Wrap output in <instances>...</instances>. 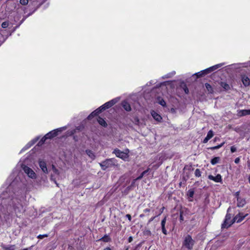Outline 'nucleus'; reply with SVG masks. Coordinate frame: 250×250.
<instances>
[{
    "label": "nucleus",
    "instance_id": "nucleus-1",
    "mask_svg": "<svg viewBox=\"0 0 250 250\" xmlns=\"http://www.w3.org/2000/svg\"><path fill=\"white\" fill-rule=\"evenodd\" d=\"M25 202V197L22 194L15 195L11 199L9 203V207L10 208H12L15 213L18 215L25 211L24 205ZM10 209V208H9Z\"/></svg>",
    "mask_w": 250,
    "mask_h": 250
},
{
    "label": "nucleus",
    "instance_id": "nucleus-2",
    "mask_svg": "<svg viewBox=\"0 0 250 250\" xmlns=\"http://www.w3.org/2000/svg\"><path fill=\"white\" fill-rule=\"evenodd\" d=\"M21 167L23 171L28 177L32 179H35L36 178L37 175L32 168L24 165H22Z\"/></svg>",
    "mask_w": 250,
    "mask_h": 250
},
{
    "label": "nucleus",
    "instance_id": "nucleus-3",
    "mask_svg": "<svg viewBox=\"0 0 250 250\" xmlns=\"http://www.w3.org/2000/svg\"><path fill=\"white\" fill-rule=\"evenodd\" d=\"M52 173L51 175V180L54 182V183L58 185L57 182H56V179H59V177L60 176V173L58 169H57L54 165H52Z\"/></svg>",
    "mask_w": 250,
    "mask_h": 250
},
{
    "label": "nucleus",
    "instance_id": "nucleus-4",
    "mask_svg": "<svg viewBox=\"0 0 250 250\" xmlns=\"http://www.w3.org/2000/svg\"><path fill=\"white\" fill-rule=\"evenodd\" d=\"M231 215L227 213L226 215L225 220L222 225V228H228L230 227L234 222L233 220H230Z\"/></svg>",
    "mask_w": 250,
    "mask_h": 250
},
{
    "label": "nucleus",
    "instance_id": "nucleus-5",
    "mask_svg": "<svg viewBox=\"0 0 250 250\" xmlns=\"http://www.w3.org/2000/svg\"><path fill=\"white\" fill-rule=\"evenodd\" d=\"M194 244V241L190 235H188L185 237L184 245L188 249H191Z\"/></svg>",
    "mask_w": 250,
    "mask_h": 250
},
{
    "label": "nucleus",
    "instance_id": "nucleus-6",
    "mask_svg": "<svg viewBox=\"0 0 250 250\" xmlns=\"http://www.w3.org/2000/svg\"><path fill=\"white\" fill-rule=\"evenodd\" d=\"M116 156L124 160H126L128 158L127 153L121 151L119 149H115L113 151Z\"/></svg>",
    "mask_w": 250,
    "mask_h": 250
},
{
    "label": "nucleus",
    "instance_id": "nucleus-7",
    "mask_svg": "<svg viewBox=\"0 0 250 250\" xmlns=\"http://www.w3.org/2000/svg\"><path fill=\"white\" fill-rule=\"evenodd\" d=\"M61 130L62 128H58L57 129L50 131L45 135V138H48V139L53 138L58 135V131H61Z\"/></svg>",
    "mask_w": 250,
    "mask_h": 250
},
{
    "label": "nucleus",
    "instance_id": "nucleus-8",
    "mask_svg": "<svg viewBox=\"0 0 250 250\" xmlns=\"http://www.w3.org/2000/svg\"><path fill=\"white\" fill-rule=\"evenodd\" d=\"M248 214H246V215H243V213H239L237 215H236L234 218L233 219V222H236L237 223H239L241 222L245 217L247 216Z\"/></svg>",
    "mask_w": 250,
    "mask_h": 250
},
{
    "label": "nucleus",
    "instance_id": "nucleus-9",
    "mask_svg": "<svg viewBox=\"0 0 250 250\" xmlns=\"http://www.w3.org/2000/svg\"><path fill=\"white\" fill-rule=\"evenodd\" d=\"M104 109H102L101 106L96 109L95 111L92 112L87 117L88 120H91L93 117L98 115L100 112H102V110H104Z\"/></svg>",
    "mask_w": 250,
    "mask_h": 250
},
{
    "label": "nucleus",
    "instance_id": "nucleus-10",
    "mask_svg": "<svg viewBox=\"0 0 250 250\" xmlns=\"http://www.w3.org/2000/svg\"><path fill=\"white\" fill-rule=\"evenodd\" d=\"M247 115H250V109L237 110V115L242 117Z\"/></svg>",
    "mask_w": 250,
    "mask_h": 250
},
{
    "label": "nucleus",
    "instance_id": "nucleus-11",
    "mask_svg": "<svg viewBox=\"0 0 250 250\" xmlns=\"http://www.w3.org/2000/svg\"><path fill=\"white\" fill-rule=\"evenodd\" d=\"M208 178L212 180L215 182H222V176L220 174H218L216 176H213L211 175H209L208 176Z\"/></svg>",
    "mask_w": 250,
    "mask_h": 250
},
{
    "label": "nucleus",
    "instance_id": "nucleus-12",
    "mask_svg": "<svg viewBox=\"0 0 250 250\" xmlns=\"http://www.w3.org/2000/svg\"><path fill=\"white\" fill-rule=\"evenodd\" d=\"M39 166L42 171L45 173H48L47 168L46 167V164L43 161H39Z\"/></svg>",
    "mask_w": 250,
    "mask_h": 250
},
{
    "label": "nucleus",
    "instance_id": "nucleus-13",
    "mask_svg": "<svg viewBox=\"0 0 250 250\" xmlns=\"http://www.w3.org/2000/svg\"><path fill=\"white\" fill-rule=\"evenodd\" d=\"M246 201L243 198H238L237 199V206L238 207H243L246 204Z\"/></svg>",
    "mask_w": 250,
    "mask_h": 250
},
{
    "label": "nucleus",
    "instance_id": "nucleus-14",
    "mask_svg": "<svg viewBox=\"0 0 250 250\" xmlns=\"http://www.w3.org/2000/svg\"><path fill=\"white\" fill-rule=\"evenodd\" d=\"M167 221V217L165 216V218L161 221V227L163 233L167 235V230L165 228V225Z\"/></svg>",
    "mask_w": 250,
    "mask_h": 250
},
{
    "label": "nucleus",
    "instance_id": "nucleus-15",
    "mask_svg": "<svg viewBox=\"0 0 250 250\" xmlns=\"http://www.w3.org/2000/svg\"><path fill=\"white\" fill-rule=\"evenodd\" d=\"M151 115L153 117V118L157 121L160 122L162 120V117L161 116L158 114L157 113H156L154 111H152L151 112Z\"/></svg>",
    "mask_w": 250,
    "mask_h": 250
},
{
    "label": "nucleus",
    "instance_id": "nucleus-16",
    "mask_svg": "<svg viewBox=\"0 0 250 250\" xmlns=\"http://www.w3.org/2000/svg\"><path fill=\"white\" fill-rule=\"evenodd\" d=\"M242 81L245 86H248L250 84V81L249 78L245 76L242 77Z\"/></svg>",
    "mask_w": 250,
    "mask_h": 250
},
{
    "label": "nucleus",
    "instance_id": "nucleus-17",
    "mask_svg": "<svg viewBox=\"0 0 250 250\" xmlns=\"http://www.w3.org/2000/svg\"><path fill=\"white\" fill-rule=\"evenodd\" d=\"M122 105L124 108L127 111H129L131 110L130 104L126 101H124L122 103Z\"/></svg>",
    "mask_w": 250,
    "mask_h": 250
},
{
    "label": "nucleus",
    "instance_id": "nucleus-18",
    "mask_svg": "<svg viewBox=\"0 0 250 250\" xmlns=\"http://www.w3.org/2000/svg\"><path fill=\"white\" fill-rule=\"evenodd\" d=\"M208 73V71H206V69H205L203 71H201L200 72L196 73L195 75L198 78V77H200L205 76V75H206Z\"/></svg>",
    "mask_w": 250,
    "mask_h": 250
},
{
    "label": "nucleus",
    "instance_id": "nucleus-19",
    "mask_svg": "<svg viewBox=\"0 0 250 250\" xmlns=\"http://www.w3.org/2000/svg\"><path fill=\"white\" fill-rule=\"evenodd\" d=\"M112 106V105L110 102V101L106 102L103 105L101 106V107L102 109H104V110L106 109H108Z\"/></svg>",
    "mask_w": 250,
    "mask_h": 250
},
{
    "label": "nucleus",
    "instance_id": "nucleus-20",
    "mask_svg": "<svg viewBox=\"0 0 250 250\" xmlns=\"http://www.w3.org/2000/svg\"><path fill=\"white\" fill-rule=\"evenodd\" d=\"M97 121L98 122L99 124H100L101 125L103 126H105L107 125L105 121L101 117H98V118L97 119Z\"/></svg>",
    "mask_w": 250,
    "mask_h": 250
},
{
    "label": "nucleus",
    "instance_id": "nucleus-21",
    "mask_svg": "<svg viewBox=\"0 0 250 250\" xmlns=\"http://www.w3.org/2000/svg\"><path fill=\"white\" fill-rule=\"evenodd\" d=\"M86 153L91 159L94 160L95 159V155L91 150H86Z\"/></svg>",
    "mask_w": 250,
    "mask_h": 250
},
{
    "label": "nucleus",
    "instance_id": "nucleus-22",
    "mask_svg": "<svg viewBox=\"0 0 250 250\" xmlns=\"http://www.w3.org/2000/svg\"><path fill=\"white\" fill-rule=\"evenodd\" d=\"M2 249L3 250H15V245H9L8 246H2Z\"/></svg>",
    "mask_w": 250,
    "mask_h": 250
},
{
    "label": "nucleus",
    "instance_id": "nucleus-23",
    "mask_svg": "<svg viewBox=\"0 0 250 250\" xmlns=\"http://www.w3.org/2000/svg\"><path fill=\"white\" fill-rule=\"evenodd\" d=\"M219 161H220L219 157H214L211 159V164L213 165H214L217 164L218 163H219Z\"/></svg>",
    "mask_w": 250,
    "mask_h": 250
},
{
    "label": "nucleus",
    "instance_id": "nucleus-24",
    "mask_svg": "<svg viewBox=\"0 0 250 250\" xmlns=\"http://www.w3.org/2000/svg\"><path fill=\"white\" fill-rule=\"evenodd\" d=\"M149 170V169L148 168L146 170L143 171L139 177L135 179V180H139L143 178V177L148 172Z\"/></svg>",
    "mask_w": 250,
    "mask_h": 250
},
{
    "label": "nucleus",
    "instance_id": "nucleus-25",
    "mask_svg": "<svg viewBox=\"0 0 250 250\" xmlns=\"http://www.w3.org/2000/svg\"><path fill=\"white\" fill-rule=\"evenodd\" d=\"M218 68L217 67V65H215L214 66H212L211 67H210L209 68H208L207 69H206V71H208V73L211 72V71H213L216 69H217Z\"/></svg>",
    "mask_w": 250,
    "mask_h": 250
},
{
    "label": "nucleus",
    "instance_id": "nucleus-26",
    "mask_svg": "<svg viewBox=\"0 0 250 250\" xmlns=\"http://www.w3.org/2000/svg\"><path fill=\"white\" fill-rule=\"evenodd\" d=\"M205 86H206V89H207V90L209 92V93H212L213 92V89L211 87V86L208 83H206L205 84Z\"/></svg>",
    "mask_w": 250,
    "mask_h": 250
},
{
    "label": "nucleus",
    "instance_id": "nucleus-27",
    "mask_svg": "<svg viewBox=\"0 0 250 250\" xmlns=\"http://www.w3.org/2000/svg\"><path fill=\"white\" fill-rule=\"evenodd\" d=\"M157 100H158V102L160 104H161L163 106H165L166 105V103L165 101L163 99L159 98H158Z\"/></svg>",
    "mask_w": 250,
    "mask_h": 250
},
{
    "label": "nucleus",
    "instance_id": "nucleus-28",
    "mask_svg": "<svg viewBox=\"0 0 250 250\" xmlns=\"http://www.w3.org/2000/svg\"><path fill=\"white\" fill-rule=\"evenodd\" d=\"M213 136V132L212 130H209L207 134L206 137L208 138V139H210Z\"/></svg>",
    "mask_w": 250,
    "mask_h": 250
},
{
    "label": "nucleus",
    "instance_id": "nucleus-29",
    "mask_svg": "<svg viewBox=\"0 0 250 250\" xmlns=\"http://www.w3.org/2000/svg\"><path fill=\"white\" fill-rule=\"evenodd\" d=\"M224 144H225V142H223L222 144H221L219 145L210 147V149L211 150H215V149H219L220 147H221Z\"/></svg>",
    "mask_w": 250,
    "mask_h": 250
},
{
    "label": "nucleus",
    "instance_id": "nucleus-30",
    "mask_svg": "<svg viewBox=\"0 0 250 250\" xmlns=\"http://www.w3.org/2000/svg\"><path fill=\"white\" fill-rule=\"evenodd\" d=\"M36 141H33V142L31 144H28L24 148H23L21 150V151H23L24 150H26L28 148H29L31 146L33 145Z\"/></svg>",
    "mask_w": 250,
    "mask_h": 250
},
{
    "label": "nucleus",
    "instance_id": "nucleus-31",
    "mask_svg": "<svg viewBox=\"0 0 250 250\" xmlns=\"http://www.w3.org/2000/svg\"><path fill=\"white\" fill-rule=\"evenodd\" d=\"M194 191L192 189H190L188 191V195L191 198H192L194 195Z\"/></svg>",
    "mask_w": 250,
    "mask_h": 250
},
{
    "label": "nucleus",
    "instance_id": "nucleus-32",
    "mask_svg": "<svg viewBox=\"0 0 250 250\" xmlns=\"http://www.w3.org/2000/svg\"><path fill=\"white\" fill-rule=\"evenodd\" d=\"M221 86L224 88L226 90H228L229 88V86L228 84L226 83H222Z\"/></svg>",
    "mask_w": 250,
    "mask_h": 250
},
{
    "label": "nucleus",
    "instance_id": "nucleus-33",
    "mask_svg": "<svg viewBox=\"0 0 250 250\" xmlns=\"http://www.w3.org/2000/svg\"><path fill=\"white\" fill-rule=\"evenodd\" d=\"M195 175L196 177H199L201 175V172L199 169H196L195 171Z\"/></svg>",
    "mask_w": 250,
    "mask_h": 250
},
{
    "label": "nucleus",
    "instance_id": "nucleus-34",
    "mask_svg": "<svg viewBox=\"0 0 250 250\" xmlns=\"http://www.w3.org/2000/svg\"><path fill=\"white\" fill-rule=\"evenodd\" d=\"M9 25V22L8 21H4L1 24V27L3 28H7Z\"/></svg>",
    "mask_w": 250,
    "mask_h": 250
},
{
    "label": "nucleus",
    "instance_id": "nucleus-35",
    "mask_svg": "<svg viewBox=\"0 0 250 250\" xmlns=\"http://www.w3.org/2000/svg\"><path fill=\"white\" fill-rule=\"evenodd\" d=\"M29 0H20V3L23 5H25L28 4Z\"/></svg>",
    "mask_w": 250,
    "mask_h": 250
},
{
    "label": "nucleus",
    "instance_id": "nucleus-36",
    "mask_svg": "<svg viewBox=\"0 0 250 250\" xmlns=\"http://www.w3.org/2000/svg\"><path fill=\"white\" fill-rule=\"evenodd\" d=\"M48 236V234H40L38 236H37V238H39V239H42L43 238H44V237H47Z\"/></svg>",
    "mask_w": 250,
    "mask_h": 250
},
{
    "label": "nucleus",
    "instance_id": "nucleus-37",
    "mask_svg": "<svg viewBox=\"0 0 250 250\" xmlns=\"http://www.w3.org/2000/svg\"><path fill=\"white\" fill-rule=\"evenodd\" d=\"M102 240L104 242H108L110 240V238L107 236H104L102 238Z\"/></svg>",
    "mask_w": 250,
    "mask_h": 250
},
{
    "label": "nucleus",
    "instance_id": "nucleus-38",
    "mask_svg": "<svg viewBox=\"0 0 250 250\" xmlns=\"http://www.w3.org/2000/svg\"><path fill=\"white\" fill-rule=\"evenodd\" d=\"M117 101H118V100L116 99H113V100L110 101V102L112 106H113L114 104H115L117 102Z\"/></svg>",
    "mask_w": 250,
    "mask_h": 250
},
{
    "label": "nucleus",
    "instance_id": "nucleus-39",
    "mask_svg": "<svg viewBox=\"0 0 250 250\" xmlns=\"http://www.w3.org/2000/svg\"><path fill=\"white\" fill-rule=\"evenodd\" d=\"M136 181V180H135V179H134V180H133V181L132 182V183H131V184L130 186H129V187H128L127 188V190H129L131 189V187H132V186H134V185L135 184V181Z\"/></svg>",
    "mask_w": 250,
    "mask_h": 250
},
{
    "label": "nucleus",
    "instance_id": "nucleus-40",
    "mask_svg": "<svg viewBox=\"0 0 250 250\" xmlns=\"http://www.w3.org/2000/svg\"><path fill=\"white\" fill-rule=\"evenodd\" d=\"M48 139V138H45V136L39 142V144H43L46 139Z\"/></svg>",
    "mask_w": 250,
    "mask_h": 250
},
{
    "label": "nucleus",
    "instance_id": "nucleus-41",
    "mask_svg": "<svg viewBox=\"0 0 250 250\" xmlns=\"http://www.w3.org/2000/svg\"><path fill=\"white\" fill-rule=\"evenodd\" d=\"M183 89H184L185 93H186V94H188V93L189 90H188V88L187 87V86L184 85V86L183 87Z\"/></svg>",
    "mask_w": 250,
    "mask_h": 250
},
{
    "label": "nucleus",
    "instance_id": "nucleus-42",
    "mask_svg": "<svg viewBox=\"0 0 250 250\" xmlns=\"http://www.w3.org/2000/svg\"><path fill=\"white\" fill-rule=\"evenodd\" d=\"M230 151L232 153H233L236 151V148L235 146H232L230 147Z\"/></svg>",
    "mask_w": 250,
    "mask_h": 250
},
{
    "label": "nucleus",
    "instance_id": "nucleus-43",
    "mask_svg": "<svg viewBox=\"0 0 250 250\" xmlns=\"http://www.w3.org/2000/svg\"><path fill=\"white\" fill-rule=\"evenodd\" d=\"M175 74V72H173L171 73H169L168 74H167V75H166V78H170L171 77V76L174 75Z\"/></svg>",
    "mask_w": 250,
    "mask_h": 250
},
{
    "label": "nucleus",
    "instance_id": "nucleus-44",
    "mask_svg": "<svg viewBox=\"0 0 250 250\" xmlns=\"http://www.w3.org/2000/svg\"><path fill=\"white\" fill-rule=\"evenodd\" d=\"M239 193H240L239 191H237L234 194V195H235V197L237 198V199H238V198H241V197L239 196Z\"/></svg>",
    "mask_w": 250,
    "mask_h": 250
},
{
    "label": "nucleus",
    "instance_id": "nucleus-45",
    "mask_svg": "<svg viewBox=\"0 0 250 250\" xmlns=\"http://www.w3.org/2000/svg\"><path fill=\"white\" fill-rule=\"evenodd\" d=\"M240 158L239 157H237V158H236L235 159L234 162L236 164H238L240 162Z\"/></svg>",
    "mask_w": 250,
    "mask_h": 250
},
{
    "label": "nucleus",
    "instance_id": "nucleus-46",
    "mask_svg": "<svg viewBox=\"0 0 250 250\" xmlns=\"http://www.w3.org/2000/svg\"><path fill=\"white\" fill-rule=\"evenodd\" d=\"M125 216H126V218H128V220L129 221H131V215L130 214H127Z\"/></svg>",
    "mask_w": 250,
    "mask_h": 250
},
{
    "label": "nucleus",
    "instance_id": "nucleus-47",
    "mask_svg": "<svg viewBox=\"0 0 250 250\" xmlns=\"http://www.w3.org/2000/svg\"><path fill=\"white\" fill-rule=\"evenodd\" d=\"M224 64V63H219V64H216V65H217V68H219L220 67L223 66V65Z\"/></svg>",
    "mask_w": 250,
    "mask_h": 250
},
{
    "label": "nucleus",
    "instance_id": "nucleus-48",
    "mask_svg": "<svg viewBox=\"0 0 250 250\" xmlns=\"http://www.w3.org/2000/svg\"><path fill=\"white\" fill-rule=\"evenodd\" d=\"M164 207H163L162 208L160 209V213L159 214H158V215H160L161 214H162L164 211Z\"/></svg>",
    "mask_w": 250,
    "mask_h": 250
},
{
    "label": "nucleus",
    "instance_id": "nucleus-49",
    "mask_svg": "<svg viewBox=\"0 0 250 250\" xmlns=\"http://www.w3.org/2000/svg\"><path fill=\"white\" fill-rule=\"evenodd\" d=\"M208 140H209V139H208V138H207L206 137L203 140V143H207L208 142Z\"/></svg>",
    "mask_w": 250,
    "mask_h": 250
},
{
    "label": "nucleus",
    "instance_id": "nucleus-50",
    "mask_svg": "<svg viewBox=\"0 0 250 250\" xmlns=\"http://www.w3.org/2000/svg\"><path fill=\"white\" fill-rule=\"evenodd\" d=\"M155 218V216L151 217L148 221V223H150L151 221H152Z\"/></svg>",
    "mask_w": 250,
    "mask_h": 250
},
{
    "label": "nucleus",
    "instance_id": "nucleus-51",
    "mask_svg": "<svg viewBox=\"0 0 250 250\" xmlns=\"http://www.w3.org/2000/svg\"><path fill=\"white\" fill-rule=\"evenodd\" d=\"M144 211L145 212H149V211H150V209H149V208H146V209H145L144 210Z\"/></svg>",
    "mask_w": 250,
    "mask_h": 250
},
{
    "label": "nucleus",
    "instance_id": "nucleus-52",
    "mask_svg": "<svg viewBox=\"0 0 250 250\" xmlns=\"http://www.w3.org/2000/svg\"><path fill=\"white\" fill-rule=\"evenodd\" d=\"M132 241V237L130 236L128 238V242H131Z\"/></svg>",
    "mask_w": 250,
    "mask_h": 250
},
{
    "label": "nucleus",
    "instance_id": "nucleus-53",
    "mask_svg": "<svg viewBox=\"0 0 250 250\" xmlns=\"http://www.w3.org/2000/svg\"><path fill=\"white\" fill-rule=\"evenodd\" d=\"M180 220H181V221H183V220H184V219H183V216H182V214H181H181H180Z\"/></svg>",
    "mask_w": 250,
    "mask_h": 250
},
{
    "label": "nucleus",
    "instance_id": "nucleus-54",
    "mask_svg": "<svg viewBox=\"0 0 250 250\" xmlns=\"http://www.w3.org/2000/svg\"><path fill=\"white\" fill-rule=\"evenodd\" d=\"M144 216V215L143 214H141L140 215V217L142 218Z\"/></svg>",
    "mask_w": 250,
    "mask_h": 250
},
{
    "label": "nucleus",
    "instance_id": "nucleus-55",
    "mask_svg": "<svg viewBox=\"0 0 250 250\" xmlns=\"http://www.w3.org/2000/svg\"><path fill=\"white\" fill-rule=\"evenodd\" d=\"M106 250H111V249L110 248H107L106 249Z\"/></svg>",
    "mask_w": 250,
    "mask_h": 250
},
{
    "label": "nucleus",
    "instance_id": "nucleus-56",
    "mask_svg": "<svg viewBox=\"0 0 250 250\" xmlns=\"http://www.w3.org/2000/svg\"><path fill=\"white\" fill-rule=\"evenodd\" d=\"M229 209H230V208H228V211H229Z\"/></svg>",
    "mask_w": 250,
    "mask_h": 250
},
{
    "label": "nucleus",
    "instance_id": "nucleus-57",
    "mask_svg": "<svg viewBox=\"0 0 250 250\" xmlns=\"http://www.w3.org/2000/svg\"><path fill=\"white\" fill-rule=\"evenodd\" d=\"M126 250H128V249H127Z\"/></svg>",
    "mask_w": 250,
    "mask_h": 250
}]
</instances>
